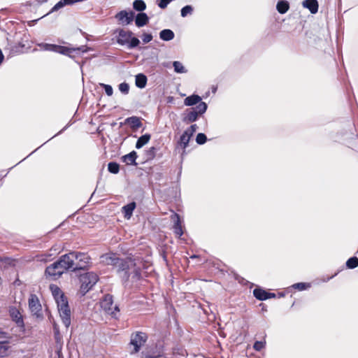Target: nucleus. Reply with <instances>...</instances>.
I'll use <instances>...</instances> for the list:
<instances>
[{
	"label": "nucleus",
	"mask_w": 358,
	"mask_h": 358,
	"mask_svg": "<svg viewBox=\"0 0 358 358\" xmlns=\"http://www.w3.org/2000/svg\"><path fill=\"white\" fill-rule=\"evenodd\" d=\"M54 334H55V338L57 344H59L61 343V338L59 335V330L58 327H57V324H54Z\"/></svg>",
	"instance_id": "obj_46"
},
{
	"label": "nucleus",
	"mask_w": 358,
	"mask_h": 358,
	"mask_svg": "<svg viewBox=\"0 0 358 358\" xmlns=\"http://www.w3.org/2000/svg\"><path fill=\"white\" fill-rule=\"evenodd\" d=\"M112 311H115V313L117 314L118 312H120V309H119V307L117 305H115L114 307L113 306V309H112ZM117 316L116 315V317L117 318Z\"/></svg>",
	"instance_id": "obj_52"
},
{
	"label": "nucleus",
	"mask_w": 358,
	"mask_h": 358,
	"mask_svg": "<svg viewBox=\"0 0 358 358\" xmlns=\"http://www.w3.org/2000/svg\"><path fill=\"white\" fill-rule=\"evenodd\" d=\"M253 295L259 301H265L268 299L267 291L260 287L254 289Z\"/></svg>",
	"instance_id": "obj_28"
},
{
	"label": "nucleus",
	"mask_w": 358,
	"mask_h": 358,
	"mask_svg": "<svg viewBox=\"0 0 358 358\" xmlns=\"http://www.w3.org/2000/svg\"><path fill=\"white\" fill-rule=\"evenodd\" d=\"M174 224L173 227L174 234L180 237L183 234V231L181 225V220L180 215L177 213L173 214Z\"/></svg>",
	"instance_id": "obj_21"
},
{
	"label": "nucleus",
	"mask_w": 358,
	"mask_h": 358,
	"mask_svg": "<svg viewBox=\"0 0 358 358\" xmlns=\"http://www.w3.org/2000/svg\"><path fill=\"white\" fill-rule=\"evenodd\" d=\"M64 6H65V4H64L63 0H60L51 8L50 12L47 15L52 13L54 12H56Z\"/></svg>",
	"instance_id": "obj_41"
},
{
	"label": "nucleus",
	"mask_w": 358,
	"mask_h": 358,
	"mask_svg": "<svg viewBox=\"0 0 358 358\" xmlns=\"http://www.w3.org/2000/svg\"><path fill=\"white\" fill-rule=\"evenodd\" d=\"M180 175H181V169L180 170V171H179V173H178V177H180Z\"/></svg>",
	"instance_id": "obj_61"
},
{
	"label": "nucleus",
	"mask_w": 358,
	"mask_h": 358,
	"mask_svg": "<svg viewBox=\"0 0 358 358\" xmlns=\"http://www.w3.org/2000/svg\"><path fill=\"white\" fill-rule=\"evenodd\" d=\"M145 358H164V357L162 355H148L145 357Z\"/></svg>",
	"instance_id": "obj_50"
},
{
	"label": "nucleus",
	"mask_w": 358,
	"mask_h": 358,
	"mask_svg": "<svg viewBox=\"0 0 358 358\" xmlns=\"http://www.w3.org/2000/svg\"><path fill=\"white\" fill-rule=\"evenodd\" d=\"M116 33V42L117 44L122 46H127V49L131 50L137 48L141 41L140 40L134 36L131 31H126L123 29H117Z\"/></svg>",
	"instance_id": "obj_1"
},
{
	"label": "nucleus",
	"mask_w": 358,
	"mask_h": 358,
	"mask_svg": "<svg viewBox=\"0 0 358 358\" xmlns=\"http://www.w3.org/2000/svg\"><path fill=\"white\" fill-rule=\"evenodd\" d=\"M29 308L31 312L36 315H40L41 311V305L39 300L36 294H31L29 298Z\"/></svg>",
	"instance_id": "obj_14"
},
{
	"label": "nucleus",
	"mask_w": 358,
	"mask_h": 358,
	"mask_svg": "<svg viewBox=\"0 0 358 358\" xmlns=\"http://www.w3.org/2000/svg\"><path fill=\"white\" fill-rule=\"evenodd\" d=\"M147 334L141 331L136 332V334H133L131 335L130 344L134 346L135 352L139 351L141 347L147 341Z\"/></svg>",
	"instance_id": "obj_9"
},
{
	"label": "nucleus",
	"mask_w": 358,
	"mask_h": 358,
	"mask_svg": "<svg viewBox=\"0 0 358 358\" xmlns=\"http://www.w3.org/2000/svg\"><path fill=\"white\" fill-rule=\"evenodd\" d=\"M337 275V273H336L334 275H332L331 276L327 277V278L322 279V282H328L329 280L332 279Z\"/></svg>",
	"instance_id": "obj_51"
},
{
	"label": "nucleus",
	"mask_w": 358,
	"mask_h": 358,
	"mask_svg": "<svg viewBox=\"0 0 358 358\" xmlns=\"http://www.w3.org/2000/svg\"><path fill=\"white\" fill-rule=\"evenodd\" d=\"M207 141V137L203 133H199L196 137V142L199 145H203Z\"/></svg>",
	"instance_id": "obj_40"
},
{
	"label": "nucleus",
	"mask_w": 358,
	"mask_h": 358,
	"mask_svg": "<svg viewBox=\"0 0 358 358\" xmlns=\"http://www.w3.org/2000/svg\"><path fill=\"white\" fill-rule=\"evenodd\" d=\"M196 257H197V256L196 255L191 256V258H196Z\"/></svg>",
	"instance_id": "obj_59"
},
{
	"label": "nucleus",
	"mask_w": 358,
	"mask_h": 358,
	"mask_svg": "<svg viewBox=\"0 0 358 358\" xmlns=\"http://www.w3.org/2000/svg\"><path fill=\"white\" fill-rule=\"evenodd\" d=\"M3 59H4V55L2 52L1 49L0 48V64L2 63Z\"/></svg>",
	"instance_id": "obj_54"
},
{
	"label": "nucleus",
	"mask_w": 358,
	"mask_h": 358,
	"mask_svg": "<svg viewBox=\"0 0 358 358\" xmlns=\"http://www.w3.org/2000/svg\"><path fill=\"white\" fill-rule=\"evenodd\" d=\"M133 8L139 13H143L146 9V4L143 0H135L133 2Z\"/></svg>",
	"instance_id": "obj_30"
},
{
	"label": "nucleus",
	"mask_w": 358,
	"mask_h": 358,
	"mask_svg": "<svg viewBox=\"0 0 358 358\" xmlns=\"http://www.w3.org/2000/svg\"><path fill=\"white\" fill-rule=\"evenodd\" d=\"M10 346L7 341H0V357H5L8 355Z\"/></svg>",
	"instance_id": "obj_31"
},
{
	"label": "nucleus",
	"mask_w": 358,
	"mask_h": 358,
	"mask_svg": "<svg viewBox=\"0 0 358 358\" xmlns=\"http://www.w3.org/2000/svg\"><path fill=\"white\" fill-rule=\"evenodd\" d=\"M124 124H129L132 130H137L142 127L143 124L140 117L137 116H131L125 119Z\"/></svg>",
	"instance_id": "obj_18"
},
{
	"label": "nucleus",
	"mask_w": 358,
	"mask_h": 358,
	"mask_svg": "<svg viewBox=\"0 0 358 358\" xmlns=\"http://www.w3.org/2000/svg\"><path fill=\"white\" fill-rule=\"evenodd\" d=\"M119 90L124 94H127L129 91V85L126 82L122 83L118 86Z\"/></svg>",
	"instance_id": "obj_43"
},
{
	"label": "nucleus",
	"mask_w": 358,
	"mask_h": 358,
	"mask_svg": "<svg viewBox=\"0 0 358 358\" xmlns=\"http://www.w3.org/2000/svg\"><path fill=\"white\" fill-rule=\"evenodd\" d=\"M302 5L304 8L308 9L312 14H315L318 11L319 4L317 0H304Z\"/></svg>",
	"instance_id": "obj_19"
},
{
	"label": "nucleus",
	"mask_w": 358,
	"mask_h": 358,
	"mask_svg": "<svg viewBox=\"0 0 358 358\" xmlns=\"http://www.w3.org/2000/svg\"><path fill=\"white\" fill-rule=\"evenodd\" d=\"M289 9V3L287 0H279L276 4V10L280 14L286 13Z\"/></svg>",
	"instance_id": "obj_26"
},
{
	"label": "nucleus",
	"mask_w": 358,
	"mask_h": 358,
	"mask_svg": "<svg viewBox=\"0 0 358 358\" xmlns=\"http://www.w3.org/2000/svg\"><path fill=\"white\" fill-rule=\"evenodd\" d=\"M157 149L156 147L152 146L148 149L145 152L147 159H153L155 157Z\"/></svg>",
	"instance_id": "obj_39"
},
{
	"label": "nucleus",
	"mask_w": 358,
	"mask_h": 358,
	"mask_svg": "<svg viewBox=\"0 0 358 358\" xmlns=\"http://www.w3.org/2000/svg\"><path fill=\"white\" fill-rule=\"evenodd\" d=\"M136 207L135 201H131L122 208V213L124 214V218L129 220L133 215V212Z\"/></svg>",
	"instance_id": "obj_20"
},
{
	"label": "nucleus",
	"mask_w": 358,
	"mask_h": 358,
	"mask_svg": "<svg viewBox=\"0 0 358 358\" xmlns=\"http://www.w3.org/2000/svg\"><path fill=\"white\" fill-rule=\"evenodd\" d=\"M191 138L192 136H190L186 131H185L180 136L178 143L182 146L183 149H185L187 147Z\"/></svg>",
	"instance_id": "obj_29"
},
{
	"label": "nucleus",
	"mask_w": 358,
	"mask_h": 358,
	"mask_svg": "<svg viewBox=\"0 0 358 358\" xmlns=\"http://www.w3.org/2000/svg\"><path fill=\"white\" fill-rule=\"evenodd\" d=\"M99 276L94 272H87L80 276V292L85 295L96 284Z\"/></svg>",
	"instance_id": "obj_5"
},
{
	"label": "nucleus",
	"mask_w": 358,
	"mask_h": 358,
	"mask_svg": "<svg viewBox=\"0 0 358 358\" xmlns=\"http://www.w3.org/2000/svg\"><path fill=\"white\" fill-rule=\"evenodd\" d=\"M101 86L104 89L106 94L108 96H112L113 93V90L111 85L101 83Z\"/></svg>",
	"instance_id": "obj_44"
},
{
	"label": "nucleus",
	"mask_w": 358,
	"mask_h": 358,
	"mask_svg": "<svg viewBox=\"0 0 358 358\" xmlns=\"http://www.w3.org/2000/svg\"><path fill=\"white\" fill-rule=\"evenodd\" d=\"M50 288L52 289V295L55 301L59 299L61 295H64L62 290L57 286H51Z\"/></svg>",
	"instance_id": "obj_37"
},
{
	"label": "nucleus",
	"mask_w": 358,
	"mask_h": 358,
	"mask_svg": "<svg viewBox=\"0 0 358 358\" xmlns=\"http://www.w3.org/2000/svg\"><path fill=\"white\" fill-rule=\"evenodd\" d=\"M130 278L133 282H137L142 278L141 269L137 266L134 262V266L130 271Z\"/></svg>",
	"instance_id": "obj_23"
},
{
	"label": "nucleus",
	"mask_w": 358,
	"mask_h": 358,
	"mask_svg": "<svg viewBox=\"0 0 358 358\" xmlns=\"http://www.w3.org/2000/svg\"><path fill=\"white\" fill-rule=\"evenodd\" d=\"M57 261L59 263V265L62 270H63V273L67 271L76 272V271H74L75 261L73 256V252L62 255Z\"/></svg>",
	"instance_id": "obj_8"
},
{
	"label": "nucleus",
	"mask_w": 358,
	"mask_h": 358,
	"mask_svg": "<svg viewBox=\"0 0 358 358\" xmlns=\"http://www.w3.org/2000/svg\"><path fill=\"white\" fill-rule=\"evenodd\" d=\"M48 1V0H41L40 2H41V3H45V2H47Z\"/></svg>",
	"instance_id": "obj_58"
},
{
	"label": "nucleus",
	"mask_w": 358,
	"mask_h": 358,
	"mask_svg": "<svg viewBox=\"0 0 358 358\" xmlns=\"http://www.w3.org/2000/svg\"><path fill=\"white\" fill-rule=\"evenodd\" d=\"M10 315L12 320L16 323L18 327H24L23 318L20 311L16 308H11L10 310Z\"/></svg>",
	"instance_id": "obj_22"
},
{
	"label": "nucleus",
	"mask_w": 358,
	"mask_h": 358,
	"mask_svg": "<svg viewBox=\"0 0 358 358\" xmlns=\"http://www.w3.org/2000/svg\"><path fill=\"white\" fill-rule=\"evenodd\" d=\"M68 127H69V124L66 125V126H65V127H64L62 130H60V131H59L56 134V136H57V135H58V134H62L64 130H66V129L68 128ZM54 136H55V135Z\"/></svg>",
	"instance_id": "obj_56"
},
{
	"label": "nucleus",
	"mask_w": 358,
	"mask_h": 358,
	"mask_svg": "<svg viewBox=\"0 0 358 358\" xmlns=\"http://www.w3.org/2000/svg\"><path fill=\"white\" fill-rule=\"evenodd\" d=\"M108 171L113 174H117L120 171V165L115 162H110L108 164Z\"/></svg>",
	"instance_id": "obj_34"
},
{
	"label": "nucleus",
	"mask_w": 358,
	"mask_h": 358,
	"mask_svg": "<svg viewBox=\"0 0 358 358\" xmlns=\"http://www.w3.org/2000/svg\"><path fill=\"white\" fill-rule=\"evenodd\" d=\"M173 66L174 69V71L177 73H185L187 72V70L183 66V64L179 61H174L173 62Z\"/></svg>",
	"instance_id": "obj_32"
},
{
	"label": "nucleus",
	"mask_w": 358,
	"mask_h": 358,
	"mask_svg": "<svg viewBox=\"0 0 358 358\" xmlns=\"http://www.w3.org/2000/svg\"><path fill=\"white\" fill-rule=\"evenodd\" d=\"M148 82L147 76L143 73H138L135 78L136 86L140 89L145 87Z\"/></svg>",
	"instance_id": "obj_25"
},
{
	"label": "nucleus",
	"mask_w": 358,
	"mask_h": 358,
	"mask_svg": "<svg viewBox=\"0 0 358 358\" xmlns=\"http://www.w3.org/2000/svg\"><path fill=\"white\" fill-rule=\"evenodd\" d=\"M135 24L138 27H143L146 25L150 20V18L147 13H138L137 15H135L134 19Z\"/></svg>",
	"instance_id": "obj_17"
},
{
	"label": "nucleus",
	"mask_w": 358,
	"mask_h": 358,
	"mask_svg": "<svg viewBox=\"0 0 358 358\" xmlns=\"http://www.w3.org/2000/svg\"><path fill=\"white\" fill-rule=\"evenodd\" d=\"M62 350V345L61 343L59 344H57L56 354H57L58 358H63Z\"/></svg>",
	"instance_id": "obj_48"
},
{
	"label": "nucleus",
	"mask_w": 358,
	"mask_h": 358,
	"mask_svg": "<svg viewBox=\"0 0 358 358\" xmlns=\"http://www.w3.org/2000/svg\"><path fill=\"white\" fill-rule=\"evenodd\" d=\"M134 266V259L131 258L122 259L117 267L115 272L121 279L122 283L126 285L130 278V271Z\"/></svg>",
	"instance_id": "obj_2"
},
{
	"label": "nucleus",
	"mask_w": 358,
	"mask_h": 358,
	"mask_svg": "<svg viewBox=\"0 0 358 358\" xmlns=\"http://www.w3.org/2000/svg\"><path fill=\"white\" fill-rule=\"evenodd\" d=\"M73 256L74 261H76L74 271L86 270L90 267L91 258L87 253L73 251Z\"/></svg>",
	"instance_id": "obj_6"
},
{
	"label": "nucleus",
	"mask_w": 358,
	"mask_h": 358,
	"mask_svg": "<svg viewBox=\"0 0 358 358\" xmlns=\"http://www.w3.org/2000/svg\"><path fill=\"white\" fill-rule=\"evenodd\" d=\"M265 345H266V341H257L255 342L254 345H253V348L256 350V351H261L263 348H265Z\"/></svg>",
	"instance_id": "obj_42"
},
{
	"label": "nucleus",
	"mask_w": 358,
	"mask_h": 358,
	"mask_svg": "<svg viewBox=\"0 0 358 358\" xmlns=\"http://www.w3.org/2000/svg\"><path fill=\"white\" fill-rule=\"evenodd\" d=\"M101 262L106 265H110L113 266V269H115L117 264L122 258L118 257L114 253H106L101 256Z\"/></svg>",
	"instance_id": "obj_12"
},
{
	"label": "nucleus",
	"mask_w": 358,
	"mask_h": 358,
	"mask_svg": "<svg viewBox=\"0 0 358 358\" xmlns=\"http://www.w3.org/2000/svg\"><path fill=\"white\" fill-rule=\"evenodd\" d=\"M56 302L62 322L68 328L71 324V310L67 298L64 295H61L60 299Z\"/></svg>",
	"instance_id": "obj_4"
},
{
	"label": "nucleus",
	"mask_w": 358,
	"mask_h": 358,
	"mask_svg": "<svg viewBox=\"0 0 358 358\" xmlns=\"http://www.w3.org/2000/svg\"><path fill=\"white\" fill-rule=\"evenodd\" d=\"M38 46L44 50L56 52L57 45L41 43Z\"/></svg>",
	"instance_id": "obj_36"
},
{
	"label": "nucleus",
	"mask_w": 358,
	"mask_h": 358,
	"mask_svg": "<svg viewBox=\"0 0 358 358\" xmlns=\"http://www.w3.org/2000/svg\"><path fill=\"white\" fill-rule=\"evenodd\" d=\"M135 17V13L132 10L129 12L126 10H122L118 12L115 17L122 25H128L131 24Z\"/></svg>",
	"instance_id": "obj_11"
},
{
	"label": "nucleus",
	"mask_w": 358,
	"mask_h": 358,
	"mask_svg": "<svg viewBox=\"0 0 358 358\" xmlns=\"http://www.w3.org/2000/svg\"><path fill=\"white\" fill-rule=\"evenodd\" d=\"M268 299L275 297V294L273 292H267Z\"/></svg>",
	"instance_id": "obj_53"
},
{
	"label": "nucleus",
	"mask_w": 358,
	"mask_h": 358,
	"mask_svg": "<svg viewBox=\"0 0 358 358\" xmlns=\"http://www.w3.org/2000/svg\"><path fill=\"white\" fill-rule=\"evenodd\" d=\"M4 334H6V333L0 330V338H3L4 336L3 335Z\"/></svg>",
	"instance_id": "obj_57"
},
{
	"label": "nucleus",
	"mask_w": 358,
	"mask_h": 358,
	"mask_svg": "<svg viewBox=\"0 0 358 358\" xmlns=\"http://www.w3.org/2000/svg\"><path fill=\"white\" fill-rule=\"evenodd\" d=\"M198 127L196 124H192L189 127H188L185 131L190 135L193 136V134L196 132Z\"/></svg>",
	"instance_id": "obj_47"
},
{
	"label": "nucleus",
	"mask_w": 358,
	"mask_h": 358,
	"mask_svg": "<svg viewBox=\"0 0 358 358\" xmlns=\"http://www.w3.org/2000/svg\"><path fill=\"white\" fill-rule=\"evenodd\" d=\"M173 96H168L167 97V103H172L173 102Z\"/></svg>",
	"instance_id": "obj_55"
},
{
	"label": "nucleus",
	"mask_w": 358,
	"mask_h": 358,
	"mask_svg": "<svg viewBox=\"0 0 358 358\" xmlns=\"http://www.w3.org/2000/svg\"><path fill=\"white\" fill-rule=\"evenodd\" d=\"M284 296V294H280V296Z\"/></svg>",
	"instance_id": "obj_62"
},
{
	"label": "nucleus",
	"mask_w": 358,
	"mask_h": 358,
	"mask_svg": "<svg viewBox=\"0 0 358 358\" xmlns=\"http://www.w3.org/2000/svg\"><path fill=\"white\" fill-rule=\"evenodd\" d=\"M153 38L152 34L150 33H143L141 35V39L144 43H148L150 42Z\"/></svg>",
	"instance_id": "obj_45"
},
{
	"label": "nucleus",
	"mask_w": 358,
	"mask_h": 358,
	"mask_svg": "<svg viewBox=\"0 0 358 358\" xmlns=\"http://www.w3.org/2000/svg\"><path fill=\"white\" fill-rule=\"evenodd\" d=\"M208 109L206 103H200L195 107L187 109L184 113L182 117L183 122L189 124L196 122L199 117L203 115Z\"/></svg>",
	"instance_id": "obj_3"
},
{
	"label": "nucleus",
	"mask_w": 358,
	"mask_h": 358,
	"mask_svg": "<svg viewBox=\"0 0 358 358\" xmlns=\"http://www.w3.org/2000/svg\"><path fill=\"white\" fill-rule=\"evenodd\" d=\"M1 261L9 265L13 264V263L14 262V260L10 257H3Z\"/></svg>",
	"instance_id": "obj_49"
},
{
	"label": "nucleus",
	"mask_w": 358,
	"mask_h": 358,
	"mask_svg": "<svg viewBox=\"0 0 358 358\" xmlns=\"http://www.w3.org/2000/svg\"><path fill=\"white\" fill-rule=\"evenodd\" d=\"M90 50V48L87 45H81L77 48H68L57 45L56 52L69 56L71 58H74V55H73V52H76L78 55H81L82 53L87 52Z\"/></svg>",
	"instance_id": "obj_7"
},
{
	"label": "nucleus",
	"mask_w": 358,
	"mask_h": 358,
	"mask_svg": "<svg viewBox=\"0 0 358 358\" xmlns=\"http://www.w3.org/2000/svg\"><path fill=\"white\" fill-rule=\"evenodd\" d=\"M138 157L137 152L134 150L130 152L129 153L123 155L121 157V161L125 163L127 165L130 166H136V159Z\"/></svg>",
	"instance_id": "obj_15"
},
{
	"label": "nucleus",
	"mask_w": 358,
	"mask_h": 358,
	"mask_svg": "<svg viewBox=\"0 0 358 358\" xmlns=\"http://www.w3.org/2000/svg\"><path fill=\"white\" fill-rule=\"evenodd\" d=\"M73 55H74V57H75L76 56H78V55H79L76 54V52H73Z\"/></svg>",
	"instance_id": "obj_60"
},
{
	"label": "nucleus",
	"mask_w": 358,
	"mask_h": 358,
	"mask_svg": "<svg viewBox=\"0 0 358 358\" xmlns=\"http://www.w3.org/2000/svg\"><path fill=\"white\" fill-rule=\"evenodd\" d=\"M346 266L350 269L355 268L358 266V258L357 257H352L346 262Z\"/></svg>",
	"instance_id": "obj_35"
},
{
	"label": "nucleus",
	"mask_w": 358,
	"mask_h": 358,
	"mask_svg": "<svg viewBox=\"0 0 358 358\" xmlns=\"http://www.w3.org/2000/svg\"><path fill=\"white\" fill-rule=\"evenodd\" d=\"M193 11H194V8L192 6L186 5L181 8L180 15L182 17H186L187 15H192Z\"/></svg>",
	"instance_id": "obj_33"
},
{
	"label": "nucleus",
	"mask_w": 358,
	"mask_h": 358,
	"mask_svg": "<svg viewBox=\"0 0 358 358\" xmlns=\"http://www.w3.org/2000/svg\"><path fill=\"white\" fill-rule=\"evenodd\" d=\"M292 287L300 291L306 290L310 287V284L308 282H297L292 285Z\"/></svg>",
	"instance_id": "obj_38"
},
{
	"label": "nucleus",
	"mask_w": 358,
	"mask_h": 358,
	"mask_svg": "<svg viewBox=\"0 0 358 358\" xmlns=\"http://www.w3.org/2000/svg\"><path fill=\"white\" fill-rule=\"evenodd\" d=\"M159 38L164 41H170L173 40L175 37L174 32L169 29H162L159 34Z\"/></svg>",
	"instance_id": "obj_24"
},
{
	"label": "nucleus",
	"mask_w": 358,
	"mask_h": 358,
	"mask_svg": "<svg viewBox=\"0 0 358 358\" xmlns=\"http://www.w3.org/2000/svg\"><path fill=\"white\" fill-rule=\"evenodd\" d=\"M59 264V263L56 261L47 266L45 271V276L50 277L52 280L59 278L63 274V270H62Z\"/></svg>",
	"instance_id": "obj_10"
},
{
	"label": "nucleus",
	"mask_w": 358,
	"mask_h": 358,
	"mask_svg": "<svg viewBox=\"0 0 358 358\" xmlns=\"http://www.w3.org/2000/svg\"><path fill=\"white\" fill-rule=\"evenodd\" d=\"M113 305V296L108 294H106L101 303V308L110 314L113 317H116V313L115 311H112Z\"/></svg>",
	"instance_id": "obj_13"
},
{
	"label": "nucleus",
	"mask_w": 358,
	"mask_h": 358,
	"mask_svg": "<svg viewBox=\"0 0 358 358\" xmlns=\"http://www.w3.org/2000/svg\"><path fill=\"white\" fill-rule=\"evenodd\" d=\"M151 135L150 134H145L142 136H141L136 143V149H141L143 148L145 145H146L149 141L150 140Z\"/></svg>",
	"instance_id": "obj_27"
},
{
	"label": "nucleus",
	"mask_w": 358,
	"mask_h": 358,
	"mask_svg": "<svg viewBox=\"0 0 358 358\" xmlns=\"http://www.w3.org/2000/svg\"><path fill=\"white\" fill-rule=\"evenodd\" d=\"M200 103H204L202 101L201 97L196 94H193L190 96H187L184 99V104L186 106H192L199 105Z\"/></svg>",
	"instance_id": "obj_16"
}]
</instances>
